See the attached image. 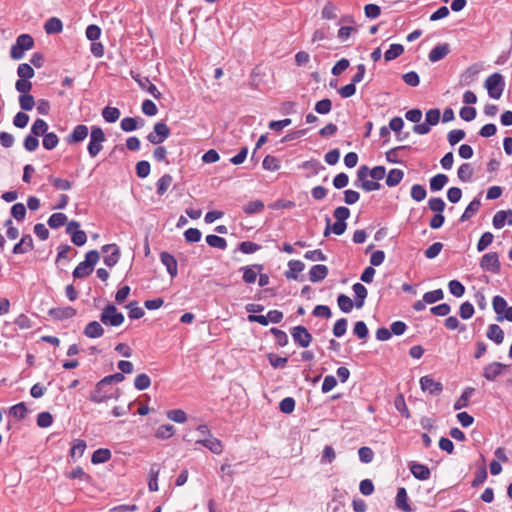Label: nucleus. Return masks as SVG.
<instances>
[{
    "instance_id": "1",
    "label": "nucleus",
    "mask_w": 512,
    "mask_h": 512,
    "mask_svg": "<svg viewBox=\"0 0 512 512\" xmlns=\"http://www.w3.org/2000/svg\"><path fill=\"white\" fill-rule=\"evenodd\" d=\"M120 389L108 386L102 379L97 382L95 388L89 395V400L95 404L107 402L110 399L118 400L120 397Z\"/></svg>"
},
{
    "instance_id": "2",
    "label": "nucleus",
    "mask_w": 512,
    "mask_h": 512,
    "mask_svg": "<svg viewBox=\"0 0 512 512\" xmlns=\"http://www.w3.org/2000/svg\"><path fill=\"white\" fill-rule=\"evenodd\" d=\"M100 255L98 251L91 250L85 255V260L80 262L73 271V277L82 279L89 276L94 269L95 264L99 261Z\"/></svg>"
},
{
    "instance_id": "3",
    "label": "nucleus",
    "mask_w": 512,
    "mask_h": 512,
    "mask_svg": "<svg viewBox=\"0 0 512 512\" xmlns=\"http://www.w3.org/2000/svg\"><path fill=\"white\" fill-rule=\"evenodd\" d=\"M124 320V315L118 312L114 304L106 305L100 314V321L106 326L118 327L123 324Z\"/></svg>"
},
{
    "instance_id": "4",
    "label": "nucleus",
    "mask_w": 512,
    "mask_h": 512,
    "mask_svg": "<svg viewBox=\"0 0 512 512\" xmlns=\"http://www.w3.org/2000/svg\"><path fill=\"white\" fill-rule=\"evenodd\" d=\"M34 40L29 34H21L17 37L16 43L12 45L10 56L12 59L19 60L23 58L25 51L32 49Z\"/></svg>"
},
{
    "instance_id": "5",
    "label": "nucleus",
    "mask_w": 512,
    "mask_h": 512,
    "mask_svg": "<svg viewBox=\"0 0 512 512\" xmlns=\"http://www.w3.org/2000/svg\"><path fill=\"white\" fill-rule=\"evenodd\" d=\"M484 86L491 98L499 99L505 88L504 77L500 73H493L486 79Z\"/></svg>"
},
{
    "instance_id": "6",
    "label": "nucleus",
    "mask_w": 512,
    "mask_h": 512,
    "mask_svg": "<svg viewBox=\"0 0 512 512\" xmlns=\"http://www.w3.org/2000/svg\"><path fill=\"white\" fill-rule=\"evenodd\" d=\"M106 137L103 130L100 127L93 126L90 132V141L87 146V150L89 155L94 158L96 157L103 146L102 143L105 142Z\"/></svg>"
},
{
    "instance_id": "7",
    "label": "nucleus",
    "mask_w": 512,
    "mask_h": 512,
    "mask_svg": "<svg viewBox=\"0 0 512 512\" xmlns=\"http://www.w3.org/2000/svg\"><path fill=\"white\" fill-rule=\"evenodd\" d=\"M366 165H362L359 167L357 171V179L354 182V185L360 187L366 192L379 190L381 188V184L379 182L368 180Z\"/></svg>"
},
{
    "instance_id": "8",
    "label": "nucleus",
    "mask_w": 512,
    "mask_h": 512,
    "mask_svg": "<svg viewBox=\"0 0 512 512\" xmlns=\"http://www.w3.org/2000/svg\"><path fill=\"white\" fill-rule=\"evenodd\" d=\"M171 134V130L168 125L164 122H157L153 131L147 135V140L155 145L161 144L164 142Z\"/></svg>"
},
{
    "instance_id": "9",
    "label": "nucleus",
    "mask_w": 512,
    "mask_h": 512,
    "mask_svg": "<svg viewBox=\"0 0 512 512\" xmlns=\"http://www.w3.org/2000/svg\"><path fill=\"white\" fill-rule=\"evenodd\" d=\"M480 267L484 271L499 273L500 272V261L499 256L496 252H489L482 256L480 260Z\"/></svg>"
},
{
    "instance_id": "10",
    "label": "nucleus",
    "mask_w": 512,
    "mask_h": 512,
    "mask_svg": "<svg viewBox=\"0 0 512 512\" xmlns=\"http://www.w3.org/2000/svg\"><path fill=\"white\" fill-rule=\"evenodd\" d=\"M420 387L423 392H428L430 395H440L443 391L442 383L435 381L430 375H425L420 378Z\"/></svg>"
},
{
    "instance_id": "11",
    "label": "nucleus",
    "mask_w": 512,
    "mask_h": 512,
    "mask_svg": "<svg viewBox=\"0 0 512 512\" xmlns=\"http://www.w3.org/2000/svg\"><path fill=\"white\" fill-rule=\"evenodd\" d=\"M292 338L300 347L306 348L312 341V335L304 326H296L291 331Z\"/></svg>"
},
{
    "instance_id": "12",
    "label": "nucleus",
    "mask_w": 512,
    "mask_h": 512,
    "mask_svg": "<svg viewBox=\"0 0 512 512\" xmlns=\"http://www.w3.org/2000/svg\"><path fill=\"white\" fill-rule=\"evenodd\" d=\"M506 368L507 366L500 362L489 363L483 368V377L488 381H495Z\"/></svg>"
},
{
    "instance_id": "13",
    "label": "nucleus",
    "mask_w": 512,
    "mask_h": 512,
    "mask_svg": "<svg viewBox=\"0 0 512 512\" xmlns=\"http://www.w3.org/2000/svg\"><path fill=\"white\" fill-rule=\"evenodd\" d=\"M103 253L106 255L104 256V263L108 267H113L117 264L120 258V250L116 244H107L102 247Z\"/></svg>"
},
{
    "instance_id": "14",
    "label": "nucleus",
    "mask_w": 512,
    "mask_h": 512,
    "mask_svg": "<svg viewBox=\"0 0 512 512\" xmlns=\"http://www.w3.org/2000/svg\"><path fill=\"white\" fill-rule=\"evenodd\" d=\"M89 134V129L84 124H79L74 127L72 132L66 137V142L70 145L84 141Z\"/></svg>"
},
{
    "instance_id": "15",
    "label": "nucleus",
    "mask_w": 512,
    "mask_h": 512,
    "mask_svg": "<svg viewBox=\"0 0 512 512\" xmlns=\"http://www.w3.org/2000/svg\"><path fill=\"white\" fill-rule=\"evenodd\" d=\"M195 444L204 446L214 454H221L223 452L222 442L219 439L213 437V435L208 438H198L195 441Z\"/></svg>"
},
{
    "instance_id": "16",
    "label": "nucleus",
    "mask_w": 512,
    "mask_h": 512,
    "mask_svg": "<svg viewBox=\"0 0 512 512\" xmlns=\"http://www.w3.org/2000/svg\"><path fill=\"white\" fill-rule=\"evenodd\" d=\"M243 272V281L247 284H252L256 281L258 274L262 272V264H253L249 266H243L240 269Z\"/></svg>"
},
{
    "instance_id": "17",
    "label": "nucleus",
    "mask_w": 512,
    "mask_h": 512,
    "mask_svg": "<svg viewBox=\"0 0 512 512\" xmlns=\"http://www.w3.org/2000/svg\"><path fill=\"white\" fill-rule=\"evenodd\" d=\"M160 260L162 264L166 267L167 272L169 273L171 278H175L178 274V265L175 257L168 252H162L160 254Z\"/></svg>"
},
{
    "instance_id": "18",
    "label": "nucleus",
    "mask_w": 512,
    "mask_h": 512,
    "mask_svg": "<svg viewBox=\"0 0 512 512\" xmlns=\"http://www.w3.org/2000/svg\"><path fill=\"white\" fill-rule=\"evenodd\" d=\"M450 45L448 43L436 45L429 53L428 59L435 63L444 59L450 53Z\"/></svg>"
},
{
    "instance_id": "19",
    "label": "nucleus",
    "mask_w": 512,
    "mask_h": 512,
    "mask_svg": "<svg viewBox=\"0 0 512 512\" xmlns=\"http://www.w3.org/2000/svg\"><path fill=\"white\" fill-rule=\"evenodd\" d=\"M48 314L55 320H65L74 317L76 309L70 306L51 308Z\"/></svg>"
},
{
    "instance_id": "20",
    "label": "nucleus",
    "mask_w": 512,
    "mask_h": 512,
    "mask_svg": "<svg viewBox=\"0 0 512 512\" xmlns=\"http://www.w3.org/2000/svg\"><path fill=\"white\" fill-rule=\"evenodd\" d=\"M409 469H410L412 475L416 479L421 480V481L428 480L431 476L430 469L428 468V466H426L424 464L412 462L409 465Z\"/></svg>"
},
{
    "instance_id": "21",
    "label": "nucleus",
    "mask_w": 512,
    "mask_h": 512,
    "mask_svg": "<svg viewBox=\"0 0 512 512\" xmlns=\"http://www.w3.org/2000/svg\"><path fill=\"white\" fill-rule=\"evenodd\" d=\"M33 239L31 235H24L21 240L14 245L12 253L13 254H25L31 250H33Z\"/></svg>"
},
{
    "instance_id": "22",
    "label": "nucleus",
    "mask_w": 512,
    "mask_h": 512,
    "mask_svg": "<svg viewBox=\"0 0 512 512\" xmlns=\"http://www.w3.org/2000/svg\"><path fill=\"white\" fill-rule=\"evenodd\" d=\"M305 268V264L300 260H290L288 262V270L285 271L284 275L289 280H296L298 274Z\"/></svg>"
},
{
    "instance_id": "23",
    "label": "nucleus",
    "mask_w": 512,
    "mask_h": 512,
    "mask_svg": "<svg viewBox=\"0 0 512 512\" xmlns=\"http://www.w3.org/2000/svg\"><path fill=\"white\" fill-rule=\"evenodd\" d=\"M328 275V268L325 265L317 264L311 267L309 271V279L316 283L324 280Z\"/></svg>"
},
{
    "instance_id": "24",
    "label": "nucleus",
    "mask_w": 512,
    "mask_h": 512,
    "mask_svg": "<svg viewBox=\"0 0 512 512\" xmlns=\"http://www.w3.org/2000/svg\"><path fill=\"white\" fill-rule=\"evenodd\" d=\"M83 333L88 338H99L103 336L104 329L99 322L91 321L85 326Z\"/></svg>"
},
{
    "instance_id": "25",
    "label": "nucleus",
    "mask_w": 512,
    "mask_h": 512,
    "mask_svg": "<svg viewBox=\"0 0 512 512\" xmlns=\"http://www.w3.org/2000/svg\"><path fill=\"white\" fill-rule=\"evenodd\" d=\"M353 292L355 293V307L360 309L363 307L365 299L367 297V289L361 283H355L352 286Z\"/></svg>"
},
{
    "instance_id": "26",
    "label": "nucleus",
    "mask_w": 512,
    "mask_h": 512,
    "mask_svg": "<svg viewBox=\"0 0 512 512\" xmlns=\"http://www.w3.org/2000/svg\"><path fill=\"white\" fill-rule=\"evenodd\" d=\"M346 228H347V224L346 222H343V221H336L333 226H331L330 224V218L327 216L326 217V227H325V230H324V236L327 237L331 231L336 234V235H342L345 231H346Z\"/></svg>"
},
{
    "instance_id": "27",
    "label": "nucleus",
    "mask_w": 512,
    "mask_h": 512,
    "mask_svg": "<svg viewBox=\"0 0 512 512\" xmlns=\"http://www.w3.org/2000/svg\"><path fill=\"white\" fill-rule=\"evenodd\" d=\"M396 506H397V508H399L400 510H402L404 512L412 511L411 506L408 504V495H407V491L404 487H400L397 490Z\"/></svg>"
},
{
    "instance_id": "28",
    "label": "nucleus",
    "mask_w": 512,
    "mask_h": 512,
    "mask_svg": "<svg viewBox=\"0 0 512 512\" xmlns=\"http://www.w3.org/2000/svg\"><path fill=\"white\" fill-rule=\"evenodd\" d=\"M487 338L496 344H501L504 340V332L497 324H490L487 329Z\"/></svg>"
},
{
    "instance_id": "29",
    "label": "nucleus",
    "mask_w": 512,
    "mask_h": 512,
    "mask_svg": "<svg viewBox=\"0 0 512 512\" xmlns=\"http://www.w3.org/2000/svg\"><path fill=\"white\" fill-rule=\"evenodd\" d=\"M160 473V467L154 463L151 465L149 470L148 488L151 492L158 490V476Z\"/></svg>"
},
{
    "instance_id": "30",
    "label": "nucleus",
    "mask_w": 512,
    "mask_h": 512,
    "mask_svg": "<svg viewBox=\"0 0 512 512\" xmlns=\"http://www.w3.org/2000/svg\"><path fill=\"white\" fill-rule=\"evenodd\" d=\"M44 30L47 34L60 33L63 30L62 21L57 17H51L46 21Z\"/></svg>"
},
{
    "instance_id": "31",
    "label": "nucleus",
    "mask_w": 512,
    "mask_h": 512,
    "mask_svg": "<svg viewBox=\"0 0 512 512\" xmlns=\"http://www.w3.org/2000/svg\"><path fill=\"white\" fill-rule=\"evenodd\" d=\"M448 176L445 174H437L430 179V190L433 192L440 191L448 183Z\"/></svg>"
},
{
    "instance_id": "32",
    "label": "nucleus",
    "mask_w": 512,
    "mask_h": 512,
    "mask_svg": "<svg viewBox=\"0 0 512 512\" xmlns=\"http://www.w3.org/2000/svg\"><path fill=\"white\" fill-rule=\"evenodd\" d=\"M173 182V178L170 174H164L161 178L158 179L156 183L157 194L159 196H163L169 189Z\"/></svg>"
},
{
    "instance_id": "33",
    "label": "nucleus",
    "mask_w": 512,
    "mask_h": 512,
    "mask_svg": "<svg viewBox=\"0 0 512 512\" xmlns=\"http://www.w3.org/2000/svg\"><path fill=\"white\" fill-rule=\"evenodd\" d=\"M111 458V451L105 448H99L95 450L91 457V462L93 464L105 463Z\"/></svg>"
},
{
    "instance_id": "34",
    "label": "nucleus",
    "mask_w": 512,
    "mask_h": 512,
    "mask_svg": "<svg viewBox=\"0 0 512 512\" xmlns=\"http://www.w3.org/2000/svg\"><path fill=\"white\" fill-rule=\"evenodd\" d=\"M481 202L479 199L472 200L466 207L464 213L460 217V221L464 222L469 220L480 209Z\"/></svg>"
},
{
    "instance_id": "35",
    "label": "nucleus",
    "mask_w": 512,
    "mask_h": 512,
    "mask_svg": "<svg viewBox=\"0 0 512 512\" xmlns=\"http://www.w3.org/2000/svg\"><path fill=\"white\" fill-rule=\"evenodd\" d=\"M404 172L400 169H392L386 177V185L388 187L397 186L403 179Z\"/></svg>"
},
{
    "instance_id": "36",
    "label": "nucleus",
    "mask_w": 512,
    "mask_h": 512,
    "mask_svg": "<svg viewBox=\"0 0 512 512\" xmlns=\"http://www.w3.org/2000/svg\"><path fill=\"white\" fill-rule=\"evenodd\" d=\"M404 53V46L402 44H391L390 48L384 53L386 62L392 61Z\"/></svg>"
},
{
    "instance_id": "37",
    "label": "nucleus",
    "mask_w": 512,
    "mask_h": 512,
    "mask_svg": "<svg viewBox=\"0 0 512 512\" xmlns=\"http://www.w3.org/2000/svg\"><path fill=\"white\" fill-rule=\"evenodd\" d=\"M457 176L462 182H470L473 176V168L470 163H463L457 171Z\"/></svg>"
},
{
    "instance_id": "38",
    "label": "nucleus",
    "mask_w": 512,
    "mask_h": 512,
    "mask_svg": "<svg viewBox=\"0 0 512 512\" xmlns=\"http://www.w3.org/2000/svg\"><path fill=\"white\" fill-rule=\"evenodd\" d=\"M475 389L472 388V387H467L462 395L459 397V399L455 402L454 404V409L455 410H460L464 407H467L468 406V401L470 399V397L473 395Z\"/></svg>"
},
{
    "instance_id": "39",
    "label": "nucleus",
    "mask_w": 512,
    "mask_h": 512,
    "mask_svg": "<svg viewBox=\"0 0 512 512\" xmlns=\"http://www.w3.org/2000/svg\"><path fill=\"white\" fill-rule=\"evenodd\" d=\"M67 222V216L64 213H54L48 219V225L52 229H58Z\"/></svg>"
},
{
    "instance_id": "40",
    "label": "nucleus",
    "mask_w": 512,
    "mask_h": 512,
    "mask_svg": "<svg viewBox=\"0 0 512 512\" xmlns=\"http://www.w3.org/2000/svg\"><path fill=\"white\" fill-rule=\"evenodd\" d=\"M264 207V203L261 200H255L250 201L245 206H243V211L247 215H253L262 212Z\"/></svg>"
},
{
    "instance_id": "41",
    "label": "nucleus",
    "mask_w": 512,
    "mask_h": 512,
    "mask_svg": "<svg viewBox=\"0 0 512 512\" xmlns=\"http://www.w3.org/2000/svg\"><path fill=\"white\" fill-rule=\"evenodd\" d=\"M47 130L48 124L41 118L36 119L31 126V133L37 137L44 136Z\"/></svg>"
},
{
    "instance_id": "42",
    "label": "nucleus",
    "mask_w": 512,
    "mask_h": 512,
    "mask_svg": "<svg viewBox=\"0 0 512 512\" xmlns=\"http://www.w3.org/2000/svg\"><path fill=\"white\" fill-rule=\"evenodd\" d=\"M337 303L339 309L344 313H349L355 305V302H353L352 299L345 294H340L338 296Z\"/></svg>"
},
{
    "instance_id": "43",
    "label": "nucleus",
    "mask_w": 512,
    "mask_h": 512,
    "mask_svg": "<svg viewBox=\"0 0 512 512\" xmlns=\"http://www.w3.org/2000/svg\"><path fill=\"white\" fill-rule=\"evenodd\" d=\"M175 433V428L173 425L165 424L158 427L156 430L155 436L158 439L165 440L171 438Z\"/></svg>"
},
{
    "instance_id": "44",
    "label": "nucleus",
    "mask_w": 512,
    "mask_h": 512,
    "mask_svg": "<svg viewBox=\"0 0 512 512\" xmlns=\"http://www.w3.org/2000/svg\"><path fill=\"white\" fill-rule=\"evenodd\" d=\"M394 405L395 408L400 412V414L403 417H405L406 419H409L411 417L410 411L405 403L403 394H399L395 397Z\"/></svg>"
},
{
    "instance_id": "45",
    "label": "nucleus",
    "mask_w": 512,
    "mask_h": 512,
    "mask_svg": "<svg viewBox=\"0 0 512 512\" xmlns=\"http://www.w3.org/2000/svg\"><path fill=\"white\" fill-rule=\"evenodd\" d=\"M102 116L108 123L116 122L120 117V111L116 107L107 106L102 110Z\"/></svg>"
},
{
    "instance_id": "46",
    "label": "nucleus",
    "mask_w": 512,
    "mask_h": 512,
    "mask_svg": "<svg viewBox=\"0 0 512 512\" xmlns=\"http://www.w3.org/2000/svg\"><path fill=\"white\" fill-rule=\"evenodd\" d=\"M206 242L209 246L214 248H218L221 250H225L227 248V241L223 237L217 235H207Z\"/></svg>"
},
{
    "instance_id": "47",
    "label": "nucleus",
    "mask_w": 512,
    "mask_h": 512,
    "mask_svg": "<svg viewBox=\"0 0 512 512\" xmlns=\"http://www.w3.org/2000/svg\"><path fill=\"white\" fill-rule=\"evenodd\" d=\"M48 180L53 185V187L58 190L66 191V190L71 189V187H72V183L67 179H62V178L50 175L48 177Z\"/></svg>"
},
{
    "instance_id": "48",
    "label": "nucleus",
    "mask_w": 512,
    "mask_h": 512,
    "mask_svg": "<svg viewBox=\"0 0 512 512\" xmlns=\"http://www.w3.org/2000/svg\"><path fill=\"white\" fill-rule=\"evenodd\" d=\"M480 69L478 65L474 64L468 67L465 72L461 75L462 80L466 85H469L471 82L475 80L477 75L479 74Z\"/></svg>"
},
{
    "instance_id": "49",
    "label": "nucleus",
    "mask_w": 512,
    "mask_h": 512,
    "mask_svg": "<svg viewBox=\"0 0 512 512\" xmlns=\"http://www.w3.org/2000/svg\"><path fill=\"white\" fill-rule=\"evenodd\" d=\"M58 143H59V138L54 132H47L43 136L42 144L46 150H52V149L56 148Z\"/></svg>"
},
{
    "instance_id": "50",
    "label": "nucleus",
    "mask_w": 512,
    "mask_h": 512,
    "mask_svg": "<svg viewBox=\"0 0 512 512\" xmlns=\"http://www.w3.org/2000/svg\"><path fill=\"white\" fill-rule=\"evenodd\" d=\"M150 385H151V379L145 373H141V374L137 375L134 380V387L140 391L148 389L150 387Z\"/></svg>"
},
{
    "instance_id": "51",
    "label": "nucleus",
    "mask_w": 512,
    "mask_h": 512,
    "mask_svg": "<svg viewBox=\"0 0 512 512\" xmlns=\"http://www.w3.org/2000/svg\"><path fill=\"white\" fill-rule=\"evenodd\" d=\"M86 449V442L82 439H76L73 441L70 449V456L72 458L81 457Z\"/></svg>"
},
{
    "instance_id": "52",
    "label": "nucleus",
    "mask_w": 512,
    "mask_h": 512,
    "mask_svg": "<svg viewBox=\"0 0 512 512\" xmlns=\"http://www.w3.org/2000/svg\"><path fill=\"white\" fill-rule=\"evenodd\" d=\"M17 74L20 79H31L35 75L34 69L28 63H22L17 68Z\"/></svg>"
},
{
    "instance_id": "53",
    "label": "nucleus",
    "mask_w": 512,
    "mask_h": 512,
    "mask_svg": "<svg viewBox=\"0 0 512 512\" xmlns=\"http://www.w3.org/2000/svg\"><path fill=\"white\" fill-rule=\"evenodd\" d=\"M492 306L497 316H501L507 308V301L499 295L493 297Z\"/></svg>"
},
{
    "instance_id": "54",
    "label": "nucleus",
    "mask_w": 512,
    "mask_h": 512,
    "mask_svg": "<svg viewBox=\"0 0 512 512\" xmlns=\"http://www.w3.org/2000/svg\"><path fill=\"white\" fill-rule=\"evenodd\" d=\"M444 298V293L442 289H436L433 291L426 292L423 295V300L427 304H433L437 301H440Z\"/></svg>"
},
{
    "instance_id": "55",
    "label": "nucleus",
    "mask_w": 512,
    "mask_h": 512,
    "mask_svg": "<svg viewBox=\"0 0 512 512\" xmlns=\"http://www.w3.org/2000/svg\"><path fill=\"white\" fill-rule=\"evenodd\" d=\"M410 195L413 200L420 202L426 198L427 192L424 186L415 184L411 187Z\"/></svg>"
},
{
    "instance_id": "56",
    "label": "nucleus",
    "mask_w": 512,
    "mask_h": 512,
    "mask_svg": "<svg viewBox=\"0 0 512 512\" xmlns=\"http://www.w3.org/2000/svg\"><path fill=\"white\" fill-rule=\"evenodd\" d=\"M35 99L31 94L20 95L19 106L24 111H30L35 106Z\"/></svg>"
},
{
    "instance_id": "57",
    "label": "nucleus",
    "mask_w": 512,
    "mask_h": 512,
    "mask_svg": "<svg viewBox=\"0 0 512 512\" xmlns=\"http://www.w3.org/2000/svg\"><path fill=\"white\" fill-rule=\"evenodd\" d=\"M366 172L367 176L371 177L373 180H376L377 182L379 180H382L386 175V169L384 166H376L372 169H369V167L366 166Z\"/></svg>"
},
{
    "instance_id": "58",
    "label": "nucleus",
    "mask_w": 512,
    "mask_h": 512,
    "mask_svg": "<svg viewBox=\"0 0 512 512\" xmlns=\"http://www.w3.org/2000/svg\"><path fill=\"white\" fill-rule=\"evenodd\" d=\"M262 166L265 170L277 171L280 168V161L272 155H267L263 159Z\"/></svg>"
},
{
    "instance_id": "59",
    "label": "nucleus",
    "mask_w": 512,
    "mask_h": 512,
    "mask_svg": "<svg viewBox=\"0 0 512 512\" xmlns=\"http://www.w3.org/2000/svg\"><path fill=\"white\" fill-rule=\"evenodd\" d=\"M449 292L455 297H462L465 293L464 285L458 280H451L448 283Z\"/></svg>"
},
{
    "instance_id": "60",
    "label": "nucleus",
    "mask_w": 512,
    "mask_h": 512,
    "mask_svg": "<svg viewBox=\"0 0 512 512\" xmlns=\"http://www.w3.org/2000/svg\"><path fill=\"white\" fill-rule=\"evenodd\" d=\"M446 207L444 200L440 197H433L428 201V208L436 213H442Z\"/></svg>"
},
{
    "instance_id": "61",
    "label": "nucleus",
    "mask_w": 512,
    "mask_h": 512,
    "mask_svg": "<svg viewBox=\"0 0 512 512\" xmlns=\"http://www.w3.org/2000/svg\"><path fill=\"white\" fill-rule=\"evenodd\" d=\"M167 418L176 423H184L187 420V414L182 409H173L167 412Z\"/></svg>"
},
{
    "instance_id": "62",
    "label": "nucleus",
    "mask_w": 512,
    "mask_h": 512,
    "mask_svg": "<svg viewBox=\"0 0 512 512\" xmlns=\"http://www.w3.org/2000/svg\"><path fill=\"white\" fill-rule=\"evenodd\" d=\"M506 221H508V210H500L494 215L492 223L494 228L501 229L504 227Z\"/></svg>"
},
{
    "instance_id": "63",
    "label": "nucleus",
    "mask_w": 512,
    "mask_h": 512,
    "mask_svg": "<svg viewBox=\"0 0 512 512\" xmlns=\"http://www.w3.org/2000/svg\"><path fill=\"white\" fill-rule=\"evenodd\" d=\"M465 131L462 130V129H454V130H451L448 135H447V139H448V142L451 146H454L456 145L457 143H459L462 139L465 138Z\"/></svg>"
},
{
    "instance_id": "64",
    "label": "nucleus",
    "mask_w": 512,
    "mask_h": 512,
    "mask_svg": "<svg viewBox=\"0 0 512 512\" xmlns=\"http://www.w3.org/2000/svg\"><path fill=\"white\" fill-rule=\"evenodd\" d=\"M315 111L319 114H328L332 109V102L330 99H322L315 104Z\"/></svg>"
}]
</instances>
